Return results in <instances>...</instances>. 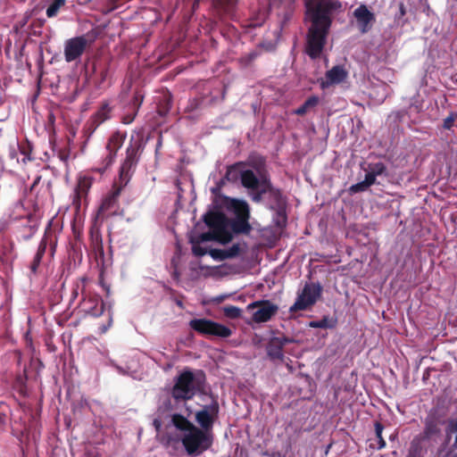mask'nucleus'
<instances>
[{
  "label": "nucleus",
  "instance_id": "36",
  "mask_svg": "<svg viewBox=\"0 0 457 457\" xmlns=\"http://www.w3.org/2000/svg\"><path fill=\"white\" fill-rule=\"evenodd\" d=\"M454 457H457V454H456V455H454Z\"/></svg>",
  "mask_w": 457,
  "mask_h": 457
},
{
  "label": "nucleus",
  "instance_id": "28",
  "mask_svg": "<svg viewBox=\"0 0 457 457\" xmlns=\"http://www.w3.org/2000/svg\"><path fill=\"white\" fill-rule=\"evenodd\" d=\"M274 338H277L281 343L282 347L291 342V340L286 337H275Z\"/></svg>",
  "mask_w": 457,
  "mask_h": 457
},
{
  "label": "nucleus",
  "instance_id": "35",
  "mask_svg": "<svg viewBox=\"0 0 457 457\" xmlns=\"http://www.w3.org/2000/svg\"><path fill=\"white\" fill-rule=\"evenodd\" d=\"M178 305H179L180 307H182V303H181V302H178Z\"/></svg>",
  "mask_w": 457,
  "mask_h": 457
},
{
  "label": "nucleus",
  "instance_id": "6",
  "mask_svg": "<svg viewBox=\"0 0 457 457\" xmlns=\"http://www.w3.org/2000/svg\"><path fill=\"white\" fill-rule=\"evenodd\" d=\"M246 310L251 312L254 322L263 323L271 320L278 312V306L269 300H260L250 303Z\"/></svg>",
  "mask_w": 457,
  "mask_h": 457
},
{
  "label": "nucleus",
  "instance_id": "15",
  "mask_svg": "<svg viewBox=\"0 0 457 457\" xmlns=\"http://www.w3.org/2000/svg\"><path fill=\"white\" fill-rule=\"evenodd\" d=\"M320 98L316 96H310L299 108L295 111L297 115H303L309 110L314 108L319 104Z\"/></svg>",
  "mask_w": 457,
  "mask_h": 457
},
{
  "label": "nucleus",
  "instance_id": "8",
  "mask_svg": "<svg viewBox=\"0 0 457 457\" xmlns=\"http://www.w3.org/2000/svg\"><path fill=\"white\" fill-rule=\"evenodd\" d=\"M89 42L84 37H75L70 38L64 43L63 54L67 62H71L79 59L87 47Z\"/></svg>",
  "mask_w": 457,
  "mask_h": 457
},
{
  "label": "nucleus",
  "instance_id": "33",
  "mask_svg": "<svg viewBox=\"0 0 457 457\" xmlns=\"http://www.w3.org/2000/svg\"><path fill=\"white\" fill-rule=\"evenodd\" d=\"M286 4H291L294 0H283Z\"/></svg>",
  "mask_w": 457,
  "mask_h": 457
},
{
  "label": "nucleus",
  "instance_id": "23",
  "mask_svg": "<svg viewBox=\"0 0 457 457\" xmlns=\"http://www.w3.org/2000/svg\"><path fill=\"white\" fill-rule=\"evenodd\" d=\"M109 365L115 368L117 372L120 375H129L130 374V367L123 368L120 365H118L113 360H109Z\"/></svg>",
  "mask_w": 457,
  "mask_h": 457
},
{
  "label": "nucleus",
  "instance_id": "31",
  "mask_svg": "<svg viewBox=\"0 0 457 457\" xmlns=\"http://www.w3.org/2000/svg\"><path fill=\"white\" fill-rule=\"evenodd\" d=\"M399 11H400V13L402 16H403L405 14V7H404V4L403 3H401L399 4Z\"/></svg>",
  "mask_w": 457,
  "mask_h": 457
},
{
  "label": "nucleus",
  "instance_id": "20",
  "mask_svg": "<svg viewBox=\"0 0 457 457\" xmlns=\"http://www.w3.org/2000/svg\"><path fill=\"white\" fill-rule=\"evenodd\" d=\"M111 112L110 106L106 104L102 106V108L97 112L96 117L98 120L99 123L104 122L109 118V113Z\"/></svg>",
  "mask_w": 457,
  "mask_h": 457
},
{
  "label": "nucleus",
  "instance_id": "26",
  "mask_svg": "<svg viewBox=\"0 0 457 457\" xmlns=\"http://www.w3.org/2000/svg\"><path fill=\"white\" fill-rule=\"evenodd\" d=\"M310 326L312 328H326L327 321H326V320H319V321H312L310 323Z\"/></svg>",
  "mask_w": 457,
  "mask_h": 457
},
{
  "label": "nucleus",
  "instance_id": "29",
  "mask_svg": "<svg viewBox=\"0 0 457 457\" xmlns=\"http://www.w3.org/2000/svg\"><path fill=\"white\" fill-rule=\"evenodd\" d=\"M256 191H257V193H255V194H253V195H252V199H253V201H255V202H259V201H261V199H262V194L263 192H262V191H260V190H256Z\"/></svg>",
  "mask_w": 457,
  "mask_h": 457
},
{
  "label": "nucleus",
  "instance_id": "5",
  "mask_svg": "<svg viewBox=\"0 0 457 457\" xmlns=\"http://www.w3.org/2000/svg\"><path fill=\"white\" fill-rule=\"evenodd\" d=\"M189 326L192 329L207 336L227 338L232 335L231 329L228 327L207 319L192 320Z\"/></svg>",
  "mask_w": 457,
  "mask_h": 457
},
{
  "label": "nucleus",
  "instance_id": "34",
  "mask_svg": "<svg viewBox=\"0 0 457 457\" xmlns=\"http://www.w3.org/2000/svg\"><path fill=\"white\" fill-rule=\"evenodd\" d=\"M107 329H108V328H107V327H104V328H103V329H102V331L104 333Z\"/></svg>",
  "mask_w": 457,
  "mask_h": 457
},
{
  "label": "nucleus",
  "instance_id": "9",
  "mask_svg": "<svg viewBox=\"0 0 457 457\" xmlns=\"http://www.w3.org/2000/svg\"><path fill=\"white\" fill-rule=\"evenodd\" d=\"M219 412L217 403L205 405L195 413V420L201 426L203 431H210L213 426L215 418Z\"/></svg>",
  "mask_w": 457,
  "mask_h": 457
},
{
  "label": "nucleus",
  "instance_id": "17",
  "mask_svg": "<svg viewBox=\"0 0 457 457\" xmlns=\"http://www.w3.org/2000/svg\"><path fill=\"white\" fill-rule=\"evenodd\" d=\"M129 169H130V163H129V162L126 161L120 168V186H126L128 184V182L129 181V179H130Z\"/></svg>",
  "mask_w": 457,
  "mask_h": 457
},
{
  "label": "nucleus",
  "instance_id": "10",
  "mask_svg": "<svg viewBox=\"0 0 457 457\" xmlns=\"http://www.w3.org/2000/svg\"><path fill=\"white\" fill-rule=\"evenodd\" d=\"M346 77L347 71L345 69L342 65H336L326 72L325 78L320 80V87L325 89L332 85L339 84Z\"/></svg>",
  "mask_w": 457,
  "mask_h": 457
},
{
  "label": "nucleus",
  "instance_id": "2",
  "mask_svg": "<svg viewBox=\"0 0 457 457\" xmlns=\"http://www.w3.org/2000/svg\"><path fill=\"white\" fill-rule=\"evenodd\" d=\"M342 8L337 0H308L306 13L312 21L307 41V53L317 58L324 46L326 37L331 24V16Z\"/></svg>",
  "mask_w": 457,
  "mask_h": 457
},
{
  "label": "nucleus",
  "instance_id": "32",
  "mask_svg": "<svg viewBox=\"0 0 457 457\" xmlns=\"http://www.w3.org/2000/svg\"><path fill=\"white\" fill-rule=\"evenodd\" d=\"M154 425H155L156 428L158 429L160 427V423L157 420H154Z\"/></svg>",
  "mask_w": 457,
  "mask_h": 457
},
{
  "label": "nucleus",
  "instance_id": "13",
  "mask_svg": "<svg viewBox=\"0 0 457 457\" xmlns=\"http://www.w3.org/2000/svg\"><path fill=\"white\" fill-rule=\"evenodd\" d=\"M365 177L372 179V184L376 183L377 177L386 173V168L382 162L370 163L368 168L365 170Z\"/></svg>",
  "mask_w": 457,
  "mask_h": 457
},
{
  "label": "nucleus",
  "instance_id": "24",
  "mask_svg": "<svg viewBox=\"0 0 457 457\" xmlns=\"http://www.w3.org/2000/svg\"><path fill=\"white\" fill-rule=\"evenodd\" d=\"M447 431L449 433H456L453 446L457 449V419H453L449 421Z\"/></svg>",
  "mask_w": 457,
  "mask_h": 457
},
{
  "label": "nucleus",
  "instance_id": "12",
  "mask_svg": "<svg viewBox=\"0 0 457 457\" xmlns=\"http://www.w3.org/2000/svg\"><path fill=\"white\" fill-rule=\"evenodd\" d=\"M354 17L357 21V26L359 29L365 33L370 29V24L373 21V14L367 9L365 5H361L357 9H355Z\"/></svg>",
  "mask_w": 457,
  "mask_h": 457
},
{
  "label": "nucleus",
  "instance_id": "11",
  "mask_svg": "<svg viewBox=\"0 0 457 457\" xmlns=\"http://www.w3.org/2000/svg\"><path fill=\"white\" fill-rule=\"evenodd\" d=\"M241 182L244 187L253 189L266 192L269 187L268 183L265 180H260L253 171L246 170L241 173Z\"/></svg>",
  "mask_w": 457,
  "mask_h": 457
},
{
  "label": "nucleus",
  "instance_id": "3",
  "mask_svg": "<svg viewBox=\"0 0 457 457\" xmlns=\"http://www.w3.org/2000/svg\"><path fill=\"white\" fill-rule=\"evenodd\" d=\"M170 442H180L188 456H199L212 444L211 431H203L181 414H173L166 425Z\"/></svg>",
  "mask_w": 457,
  "mask_h": 457
},
{
  "label": "nucleus",
  "instance_id": "18",
  "mask_svg": "<svg viewBox=\"0 0 457 457\" xmlns=\"http://www.w3.org/2000/svg\"><path fill=\"white\" fill-rule=\"evenodd\" d=\"M66 0H54L46 9V15L49 18L54 17L60 8L65 4Z\"/></svg>",
  "mask_w": 457,
  "mask_h": 457
},
{
  "label": "nucleus",
  "instance_id": "16",
  "mask_svg": "<svg viewBox=\"0 0 457 457\" xmlns=\"http://www.w3.org/2000/svg\"><path fill=\"white\" fill-rule=\"evenodd\" d=\"M372 179L370 178V179H367L366 177L364 178L363 180L356 183V184H353L350 187H349V191L351 194H356V193H359V192H363V191H366L370 186H372Z\"/></svg>",
  "mask_w": 457,
  "mask_h": 457
},
{
  "label": "nucleus",
  "instance_id": "7",
  "mask_svg": "<svg viewBox=\"0 0 457 457\" xmlns=\"http://www.w3.org/2000/svg\"><path fill=\"white\" fill-rule=\"evenodd\" d=\"M320 294L321 287L319 284H306L295 303L290 307V312L306 310L316 303Z\"/></svg>",
  "mask_w": 457,
  "mask_h": 457
},
{
  "label": "nucleus",
  "instance_id": "1",
  "mask_svg": "<svg viewBox=\"0 0 457 457\" xmlns=\"http://www.w3.org/2000/svg\"><path fill=\"white\" fill-rule=\"evenodd\" d=\"M228 208L236 218L231 221L220 212H209L204 215V220L211 228V231L202 233L198 238L192 239V252L195 256H204L209 253V250L204 245L212 240L220 244H227L232 240V233L248 234L252 227L249 224L250 210L248 204L244 200L230 198L228 201Z\"/></svg>",
  "mask_w": 457,
  "mask_h": 457
},
{
  "label": "nucleus",
  "instance_id": "21",
  "mask_svg": "<svg viewBox=\"0 0 457 457\" xmlns=\"http://www.w3.org/2000/svg\"><path fill=\"white\" fill-rule=\"evenodd\" d=\"M209 254L215 261H222L228 259L225 249H210Z\"/></svg>",
  "mask_w": 457,
  "mask_h": 457
},
{
  "label": "nucleus",
  "instance_id": "30",
  "mask_svg": "<svg viewBox=\"0 0 457 457\" xmlns=\"http://www.w3.org/2000/svg\"><path fill=\"white\" fill-rule=\"evenodd\" d=\"M453 119H452V118H446V119L445 120L444 127H445V129H450V128H451V125H452V123H453Z\"/></svg>",
  "mask_w": 457,
  "mask_h": 457
},
{
  "label": "nucleus",
  "instance_id": "14",
  "mask_svg": "<svg viewBox=\"0 0 457 457\" xmlns=\"http://www.w3.org/2000/svg\"><path fill=\"white\" fill-rule=\"evenodd\" d=\"M267 353L273 360H283V347L277 338H271L267 345Z\"/></svg>",
  "mask_w": 457,
  "mask_h": 457
},
{
  "label": "nucleus",
  "instance_id": "19",
  "mask_svg": "<svg viewBox=\"0 0 457 457\" xmlns=\"http://www.w3.org/2000/svg\"><path fill=\"white\" fill-rule=\"evenodd\" d=\"M223 312L227 317L236 319L240 317L241 309L234 305H228L223 307Z\"/></svg>",
  "mask_w": 457,
  "mask_h": 457
},
{
  "label": "nucleus",
  "instance_id": "27",
  "mask_svg": "<svg viewBox=\"0 0 457 457\" xmlns=\"http://www.w3.org/2000/svg\"><path fill=\"white\" fill-rule=\"evenodd\" d=\"M264 17H265V13L263 12V13H262V17L261 18H258L255 21H251L250 26L257 27V26L262 25V23L264 21Z\"/></svg>",
  "mask_w": 457,
  "mask_h": 457
},
{
  "label": "nucleus",
  "instance_id": "22",
  "mask_svg": "<svg viewBox=\"0 0 457 457\" xmlns=\"http://www.w3.org/2000/svg\"><path fill=\"white\" fill-rule=\"evenodd\" d=\"M225 250H226V254L228 256V259L233 258V257L237 256L240 253L241 245L238 243L233 244L230 247L227 248Z\"/></svg>",
  "mask_w": 457,
  "mask_h": 457
},
{
  "label": "nucleus",
  "instance_id": "4",
  "mask_svg": "<svg viewBox=\"0 0 457 457\" xmlns=\"http://www.w3.org/2000/svg\"><path fill=\"white\" fill-rule=\"evenodd\" d=\"M204 373L201 370H184L175 379L171 395L176 401L193 398L204 389Z\"/></svg>",
  "mask_w": 457,
  "mask_h": 457
},
{
  "label": "nucleus",
  "instance_id": "25",
  "mask_svg": "<svg viewBox=\"0 0 457 457\" xmlns=\"http://www.w3.org/2000/svg\"><path fill=\"white\" fill-rule=\"evenodd\" d=\"M376 435L379 440V448H383L386 445V442L382 438L383 426L380 423L375 424Z\"/></svg>",
  "mask_w": 457,
  "mask_h": 457
}]
</instances>
